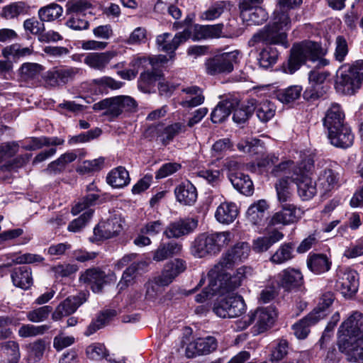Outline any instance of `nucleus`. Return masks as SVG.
<instances>
[{
    "label": "nucleus",
    "instance_id": "nucleus-39",
    "mask_svg": "<svg viewBox=\"0 0 363 363\" xmlns=\"http://www.w3.org/2000/svg\"><path fill=\"white\" fill-rule=\"evenodd\" d=\"M321 316L323 315L315 316V313H310L308 315L295 323L293 325V330L296 337L298 339L306 338L310 332V327L318 323Z\"/></svg>",
    "mask_w": 363,
    "mask_h": 363
},
{
    "label": "nucleus",
    "instance_id": "nucleus-8",
    "mask_svg": "<svg viewBox=\"0 0 363 363\" xmlns=\"http://www.w3.org/2000/svg\"><path fill=\"white\" fill-rule=\"evenodd\" d=\"M320 169L318 172V183L324 193L337 189L342 182L340 166L334 161L322 160L318 163Z\"/></svg>",
    "mask_w": 363,
    "mask_h": 363
},
{
    "label": "nucleus",
    "instance_id": "nucleus-37",
    "mask_svg": "<svg viewBox=\"0 0 363 363\" xmlns=\"http://www.w3.org/2000/svg\"><path fill=\"white\" fill-rule=\"evenodd\" d=\"M86 354L92 360H101L105 358L111 363H125V357L116 360L109 357L104 345L101 343L95 342L89 345L86 349Z\"/></svg>",
    "mask_w": 363,
    "mask_h": 363
},
{
    "label": "nucleus",
    "instance_id": "nucleus-63",
    "mask_svg": "<svg viewBox=\"0 0 363 363\" xmlns=\"http://www.w3.org/2000/svg\"><path fill=\"white\" fill-rule=\"evenodd\" d=\"M238 149L244 153H248L255 156L263 152V146L260 145L259 140H253L251 142L242 140L237 145Z\"/></svg>",
    "mask_w": 363,
    "mask_h": 363
},
{
    "label": "nucleus",
    "instance_id": "nucleus-34",
    "mask_svg": "<svg viewBox=\"0 0 363 363\" xmlns=\"http://www.w3.org/2000/svg\"><path fill=\"white\" fill-rule=\"evenodd\" d=\"M186 130V125L181 122L174 123L164 128L162 126L157 128L158 137L164 145L169 144L177 135L185 133Z\"/></svg>",
    "mask_w": 363,
    "mask_h": 363
},
{
    "label": "nucleus",
    "instance_id": "nucleus-45",
    "mask_svg": "<svg viewBox=\"0 0 363 363\" xmlns=\"http://www.w3.org/2000/svg\"><path fill=\"white\" fill-rule=\"evenodd\" d=\"M152 69V71L147 70L141 73L138 80V88L145 93L150 92V87L163 76L161 70Z\"/></svg>",
    "mask_w": 363,
    "mask_h": 363
},
{
    "label": "nucleus",
    "instance_id": "nucleus-35",
    "mask_svg": "<svg viewBox=\"0 0 363 363\" xmlns=\"http://www.w3.org/2000/svg\"><path fill=\"white\" fill-rule=\"evenodd\" d=\"M106 182L113 188L121 189L130 183V178L125 168L119 166L108 172Z\"/></svg>",
    "mask_w": 363,
    "mask_h": 363
},
{
    "label": "nucleus",
    "instance_id": "nucleus-3",
    "mask_svg": "<svg viewBox=\"0 0 363 363\" xmlns=\"http://www.w3.org/2000/svg\"><path fill=\"white\" fill-rule=\"evenodd\" d=\"M325 51L320 45L312 41L295 44L291 50L287 69L285 72L294 74L306 60L317 62L316 67L321 68L329 65V60L324 58Z\"/></svg>",
    "mask_w": 363,
    "mask_h": 363
},
{
    "label": "nucleus",
    "instance_id": "nucleus-40",
    "mask_svg": "<svg viewBox=\"0 0 363 363\" xmlns=\"http://www.w3.org/2000/svg\"><path fill=\"white\" fill-rule=\"evenodd\" d=\"M63 8L57 3H50L39 9L38 16L41 22H53L63 14Z\"/></svg>",
    "mask_w": 363,
    "mask_h": 363
},
{
    "label": "nucleus",
    "instance_id": "nucleus-17",
    "mask_svg": "<svg viewBox=\"0 0 363 363\" xmlns=\"http://www.w3.org/2000/svg\"><path fill=\"white\" fill-rule=\"evenodd\" d=\"M281 210L275 213L270 220L271 225H288L296 222L303 215L300 208L291 203L281 204Z\"/></svg>",
    "mask_w": 363,
    "mask_h": 363
},
{
    "label": "nucleus",
    "instance_id": "nucleus-25",
    "mask_svg": "<svg viewBox=\"0 0 363 363\" xmlns=\"http://www.w3.org/2000/svg\"><path fill=\"white\" fill-rule=\"evenodd\" d=\"M329 75L330 73L327 72H319L316 69L311 70L308 74V81L311 86L304 91V97L310 99L319 98L320 93L318 91V87Z\"/></svg>",
    "mask_w": 363,
    "mask_h": 363
},
{
    "label": "nucleus",
    "instance_id": "nucleus-52",
    "mask_svg": "<svg viewBox=\"0 0 363 363\" xmlns=\"http://www.w3.org/2000/svg\"><path fill=\"white\" fill-rule=\"evenodd\" d=\"M299 167V162L295 164L291 160H286L274 166L271 174L274 177H281L286 178L291 182V176L294 174V169Z\"/></svg>",
    "mask_w": 363,
    "mask_h": 363
},
{
    "label": "nucleus",
    "instance_id": "nucleus-33",
    "mask_svg": "<svg viewBox=\"0 0 363 363\" xmlns=\"http://www.w3.org/2000/svg\"><path fill=\"white\" fill-rule=\"evenodd\" d=\"M13 284L23 289H28L33 285L31 269L27 266L15 268L11 273Z\"/></svg>",
    "mask_w": 363,
    "mask_h": 363
},
{
    "label": "nucleus",
    "instance_id": "nucleus-54",
    "mask_svg": "<svg viewBox=\"0 0 363 363\" xmlns=\"http://www.w3.org/2000/svg\"><path fill=\"white\" fill-rule=\"evenodd\" d=\"M294 245L291 243L281 245L270 260L274 264H283L293 257Z\"/></svg>",
    "mask_w": 363,
    "mask_h": 363
},
{
    "label": "nucleus",
    "instance_id": "nucleus-46",
    "mask_svg": "<svg viewBox=\"0 0 363 363\" xmlns=\"http://www.w3.org/2000/svg\"><path fill=\"white\" fill-rule=\"evenodd\" d=\"M182 250V245L170 242L167 244H161L155 250L153 259L157 262L163 261L170 257L179 254Z\"/></svg>",
    "mask_w": 363,
    "mask_h": 363
},
{
    "label": "nucleus",
    "instance_id": "nucleus-51",
    "mask_svg": "<svg viewBox=\"0 0 363 363\" xmlns=\"http://www.w3.org/2000/svg\"><path fill=\"white\" fill-rule=\"evenodd\" d=\"M267 13L262 7H257L251 11H245L241 16L243 21L247 22V25L262 24L267 19Z\"/></svg>",
    "mask_w": 363,
    "mask_h": 363
},
{
    "label": "nucleus",
    "instance_id": "nucleus-62",
    "mask_svg": "<svg viewBox=\"0 0 363 363\" xmlns=\"http://www.w3.org/2000/svg\"><path fill=\"white\" fill-rule=\"evenodd\" d=\"M52 311L51 306H44L28 312L26 317L30 322L40 323L45 320Z\"/></svg>",
    "mask_w": 363,
    "mask_h": 363
},
{
    "label": "nucleus",
    "instance_id": "nucleus-43",
    "mask_svg": "<svg viewBox=\"0 0 363 363\" xmlns=\"http://www.w3.org/2000/svg\"><path fill=\"white\" fill-rule=\"evenodd\" d=\"M0 352L3 354L4 363H18L21 353L18 343L9 340L0 343Z\"/></svg>",
    "mask_w": 363,
    "mask_h": 363
},
{
    "label": "nucleus",
    "instance_id": "nucleus-55",
    "mask_svg": "<svg viewBox=\"0 0 363 363\" xmlns=\"http://www.w3.org/2000/svg\"><path fill=\"white\" fill-rule=\"evenodd\" d=\"M255 110V106L254 101H248L247 105L241 106L238 108H235L233 109V120L238 124L244 123L250 118Z\"/></svg>",
    "mask_w": 363,
    "mask_h": 363
},
{
    "label": "nucleus",
    "instance_id": "nucleus-11",
    "mask_svg": "<svg viewBox=\"0 0 363 363\" xmlns=\"http://www.w3.org/2000/svg\"><path fill=\"white\" fill-rule=\"evenodd\" d=\"M359 279L357 271L350 268H339L337 270L335 288L345 297H351L358 290Z\"/></svg>",
    "mask_w": 363,
    "mask_h": 363
},
{
    "label": "nucleus",
    "instance_id": "nucleus-53",
    "mask_svg": "<svg viewBox=\"0 0 363 363\" xmlns=\"http://www.w3.org/2000/svg\"><path fill=\"white\" fill-rule=\"evenodd\" d=\"M255 108L257 118L264 123L271 120L276 111L274 104L268 100L261 101Z\"/></svg>",
    "mask_w": 363,
    "mask_h": 363
},
{
    "label": "nucleus",
    "instance_id": "nucleus-49",
    "mask_svg": "<svg viewBox=\"0 0 363 363\" xmlns=\"http://www.w3.org/2000/svg\"><path fill=\"white\" fill-rule=\"evenodd\" d=\"M65 140L58 137H40L31 138L30 143L26 147V150H35L45 146L62 145Z\"/></svg>",
    "mask_w": 363,
    "mask_h": 363
},
{
    "label": "nucleus",
    "instance_id": "nucleus-60",
    "mask_svg": "<svg viewBox=\"0 0 363 363\" xmlns=\"http://www.w3.org/2000/svg\"><path fill=\"white\" fill-rule=\"evenodd\" d=\"M50 329L48 325H33L31 324L23 325L18 329V335L21 337H30L44 334Z\"/></svg>",
    "mask_w": 363,
    "mask_h": 363
},
{
    "label": "nucleus",
    "instance_id": "nucleus-19",
    "mask_svg": "<svg viewBox=\"0 0 363 363\" xmlns=\"http://www.w3.org/2000/svg\"><path fill=\"white\" fill-rule=\"evenodd\" d=\"M185 269V262L179 259H176L164 266L161 274L155 278V282L158 286H168L173 281L176 277Z\"/></svg>",
    "mask_w": 363,
    "mask_h": 363
},
{
    "label": "nucleus",
    "instance_id": "nucleus-2",
    "mask_svg": "<svg viewBox=\"0 0 363 363\" xmlns=\"http://www.w3.org/2000/svg\"><path fill=\"white\" fill-rule=\"evenodd\" d=\"M272 24L267 25L255 33L250 40L252 45L255 43H265L267 45H278L284 48L289 47L286 31L291 24L289 16L286 12L274 13Z\"/></svg>",
    "mask_w": 363,
    "mask_h": 363
},
{
    "label": "nucleus",
    "instance_id": "nucleus-12",
    "mask_svg": "<svg viewBox=\"0 0 363 363\" xmlns=\"http://www.w3.org/2000/svg\"><path fill=\"white\" fill-rule=\"evenodd\" d=\"M79 72L77 67H55L45 74L43 80L47 87L60 86L73 80Z\"/></svg>",
    "mask_w": 363,
    "mask_h": 363
},
{
    "label": "nucleus",
    "instance_id": "nucleus-28",
    "mask_svg": "<svg viewBox=\"0 0 363 363\" xmlns=\"http://www.w3.org/2000/svg\"><path fill=\"white\" fill-rule=\"evenodd\" d=\"M345 114L337 104H333L328 109L325 116L323 119V125L328 129V133L333 130L342 125H345Z\"/></svg>",
    "mask_w": 363,
    "mask_h": 363
},
{
    "label": "nucleus",
    "instance_id": "nucleus-61",
    "mask_svg": "<svg viewBox=\"0 0 363 363\" xmlns=\"http://www.w3.org/2000/svg\"><path fill=\"white\" fill-rule=\"evenodd\" d=\"M334 301L333 294L331 292H327L321 296L320 298V301L316 308L313 309V311L311 313H315L316 315H321L320 317V320L324 318L327 315V310L331 306Z\"/></svg>",
    "mask_w": 363,
    "mask_h": 363
},
{
    "label": "nucleus",
    "instance_id": "nucleus-41",
    "mask_svg": "<svg viewBox=\"0 0 363 363\" xmlns=\"http://www.w3.org/2000/svg\"><path fill=\"white\" fill-rule=\"evenodd\" d=\"M94 111L105 110L104 114L112 118H117L121 114L117 96L103 99L93 105Z\"/></svg>",
    "mask_w": 363,
    "mask_h": 363
},
{
    "label": "nucleus",
    "instance_id": "nucleus-30",
    "mask_svg": "<svg viewBox=\"0 0 363 363\" xmlns=\"http://www.w3.org/2000/svg\"><path fill=\"white\" fill-rule=\"evenodd\" d=\"M238 208L233 202H223L218 207L215 213V218L222 224L232 223L238 215Z\"/></svg>",
    "mask_w": 363,
    "mask_h": 363
},
{
    "label": "nucleus",
    "instance_id": "nucleus-27",
    "mask_svg": "<svg viewBox=\"0 0 363 363\" xmlns=\"http://www.w3.org/2000/svg\"><path fill=\"white\" fill-rule=\"evenodd\" d=\"M116 56L115 51L91 52L86 55L84 62L92 69L102 71Z\"/></svg>",
    "mask_w": 363,
    "mask_h": 363
},
{
    "label": "nucleus",
    "instance_id": "nucleus-10",
    "mask_svg": "<svg viewBox=\"0 0 363 363\" xmlns=\"http://www.w3.org/2000/svg\"><path fill=\"white\" fill-rule=\"evenodd\" d=\"M240 51L238 50L217 55L206 62L208 74H227L233 71L235 65L239 62Z\"/></svg>",
    "mask_w": 363,
    "mask_h": 363
},
{
    "label": "nucleus",
    "instance_id": "nucleus-26",
    "mask_svg": "<svg viewBox=\"0 0 363 363\" xmlns=\"http://www.w3.org/2000/svg\"><path fill=\"white\" fill-rule=\"evenodd\" d=\"M106 274L99 269L93 268L86 270L80 276V281L90 285L94 293H100L102 291L105 281Z\"/></svg>",
    "mask_w": 363,
    "mask_h": 363
},
{
    "label": "nucleus",
    "instance_id": "nucleus-23",
    "mask_svg": "<svg viewBox=\"0 0 363 363\" xmlns=\"http://www.w3.org/2000/svg\"><path fill=\"white\" fill-rule=\"evenodd\" d=\"M278 284L284 290H292L302 285L303 275L298 269L287 268L278 274Z\"/></svg>",
    "mask_w": 363,
    "mask_h": 363
},
{
    "label": "nucleus",
    "instance_id": "nucleus-64",
    "mask_svg": "<svg viewBox=\"0 0 363 363\" xmlns=\"http://www.w3.org/2000/svg\"><path fill=\"white\" fill-rule=\"evenodd\" d=\"M227 1H218L213 4L202 14V18L207 21H213L218 18L224 11Z\"/></svg>",
    "mask_w": 363,
    "mask_h": 363
},
{
    "label": "nucleus",
    "instance_id": "nucleus-57",
    "mask_svg": "<svg viewBox=\"0 0 363 363\" xmlns=\"http://www.w3.org/2000/svg\"><path fill=\"white\" fill-rule=\"evenodd\" d=\"M116 315V311L113 310H108L99 315L97 319L92 322L87 328L84 333L86 336H90L94 334L98 330L104 327L108 320Z\"/></svg>",
    "mask_w": 363,
    "mask_h": 363
},
{
    "label": "nucleus",
    "instance_id": "nucleus-6",
    "mask_svg": "<svg viewBox=\"0 0 363 363\" xmlns=\"http://www.w3.org/2000/svg\"><path fill=\"white\" fill-rule=\"evenodd\" d=\"M313 163L311 155H305L291 176V182L296 184L298 194L303 201L311 199L317 193L316 183L308 175Z\"/></svg>",
    "mask_w": 363,
    "mask_h": 363
},
{
    "label": "nucleus",
    "instance_id": "nucleus-58",
    "mask_svg": "<svg viewBox=\"0 0 363 363\" xmlns=\"http://www.w3.org/2000/svg\"><path fill=\"white\" fill-rule=\"evenodd\" d=\"M233 147V144L229 138H222L218 140L213 143L211 149V155L212 158L220 160L223 158L228 150Z\"/></svg>",
    "mask_w": 363,
    "mask_h": 363
},
{
    "label": "nucleus",
    "instance_id": "nucleus-38",
    "mask_svg": "<svg viewBox=\"0 0 363 363\" xmlns=\"http://www.w3.org/2000/svg\"><path fill=\"white\" fill-rule=\"evenodd\" d=\"M363 342H350L342 340L339 350L345 353L348 361L356 363H363V347L360 345Z\"/></svg>",
    "mask_w": 363,
    "mask_h": 363
},
{
    "label": "nucleus",
    "instance_id": "nucleus-59",
    "mask_svg": "<svg viewBox=\"0 0 363 363\" xmlns=\"http://www.w3.org/2000/svg\"><path fill=\"white\" fill-rule=\"evenodd\" d=\"M42 69L43 67L37 63H24L20 68L21 77L25 81L35 79L39 76Z\"/></svg>",
    "mask_w": 363,
    "mask_h": 363
},
{
    "label": "nucleus",
    "instance_id": "nucleus-42",
    "mask_svg": "<svg viewBox=\"0 0 363 363\" xmlns=\"http://www.w3.org/2000/svg\"><path fill=\"white\" fill-rule=\"evenodd\" d=\"M30 9V6L24 1H15L2 9L1 16L6 20L13 19L28 14Z\"/></svg>",
    "mask_w": 363,
    "mask_h": 363
},
{
    "label": "nucleus",
    "instance_id": "nucleus-16",
    "mask_svg": "<svg viewBox=\"0 0 363 363\" xmlns=\"http://www.w3.org/2000/svg\"><path fill=\"white\" fill-rule=\"evenodd\" d=\"M252 323L257 334L262 333L269 330L274 323L277 318V312L274 308H258L254 312H250Z\"/></svg>",
    "mask_w": 363,
    "mask_h": 363
},
{
    "label": "nucleus",
    "instance_id": "nucleus-15",
    "mask_svg": "<svg viewBox=\"0 0 363 363\" xmlns=\"http://www.w3.org/2000/svg\"><path fill=\"white\" fill-rule=\"evenodd\" d=\"M191 36V32L185 29L176 33L171 39V34L164 33L157 37L156 43L160 50L170 54V58L174 57V53L179 46L185 43Z\"/></svg>",
    "mask_w": 363,
    "mask_h": 363
},
{
    "label": "nucleus",
    "instance_id": "nucleus-1",
    "mask_svg": "<svg viewBox=\"0 0 363 363\" xmlns=\"http://www.w3.org/2000/svg\"><path fill=\"white\" fill-rule=\"evenodd\" d=\"M250 252V247L248 243L242 242L235 244L223 255L219 262L208 272L211 279L210 284L213 291L220 290V288L235 290L241 285L245 277L247 268H239L233 275L227 273L226 269L246 259Z\"/></svg>",
    "mask_w": 363,
    "mask_h": 363
},
{
    "label": "nucleus",
    "instance_id": "nucleus-56",
    "mask_svg": "<svg viewBox=\"0 0 363 363\" xmlns=\"http://www.w3.org/2000/svg\"><path fill=\"white\" fill-rule=\"evenodd\" d=\"M302 88L300 86H291L285 89L280 90L277 94L279 101L283 104H289L298 99L301 94Z\"/></svg>",
    "mask_w": 363,
    "mask_h": 363
},
{
    "label": "nucleus",
    "instance_id": "nucleus-48",
    "mask_svg": "<svg viewBox=\"0 0 363 363\" xmlns=\"http://www.w3.org/2000/svg\"><path fill=\"white\" fill-rule=\"evenodd\" d=\"M290 182L286 178L281 177L275 184L277 199L280 204L291 203L293 194L290 189Z\"/></svg>",
    "mask_w": 363,
    "mask_h": 363
},
{
    "label": "nucleus",
    "instance_id": "nucleus-36",
    "mask_svg": "<svg viewBox=\"0 0 363 363\" xmlns=\"http://www.w3.org/2000/svg\"><path fill=\"white\" fill-rule=\"evenodd\" d=\"M223 24L199 26L194 27L193 38L200 40L208 38H217L222 35Z\"/></svg>",
    "mask_w": 363,
    "mask_h": 363
},
{
    "label": "nucleus",
    "instance_id": "nucleus-22",
    "mask_svg": "<svg viewBox=\"0 0 363 363\" xmlns=\"http://www.w3.org/2000/svg\"><path fill=\"white\" fill-rule=\"evenodd\" d=\"M328 138L332 145L341 148H347L353 144L354 134L352 133L351 128L347 124L342 125V126L328 133Z\"/></svg>",
    "mask_w": 363,
    "mask_h": 363
},
{
    "label": "nucleus",
    "instance_id": "nucleus-4",
    "mask_svg": "<svg viewBox=\"0 0 363 363\" xmlns=\"http://www.w3.org/2000/svg\"><path fill=\"white\" fill-rule=\"evenodd\" d=\"M362 82L363 60H357L340 67L336 73L335 89L339 94L350 96L360 89Z\"/></svg>",
    "mask_w": 363,
    "mask_h": 363
},
{
    "label": "nucleus",
    "instance_id": "nucleus-44",
    "mask_svg": "<svg viewBox=\"0 0 363 363\" xmlns=\"http://www.w3.org/2000/svg\"><path fill=\"white\" fill-rule=\"evenodd\" d=\"M307 265L311 272L320 274L330 269L331 262L326 255L318 254L311 255L308 259Z\"/></svg>",
    "mask_w": 363,
    "mask_h": 363
},
{
    "label": "nucleus",
    "instance_id": "nucleus-24",
    "mask_svg": "<svg viewBox=\"0 0 363 363\" xmlns=\"http://www.w3.org/2000/svg\"><path fill=\"white\" fill-rule=\"evenodd\" d=\"M182 92L185 96H181L179 104L183 108H191L202 104L204 101L203 91L197 86L183 88Z\"/></svg>",
    "mask_w": 363,
    "mask_h": 363
},
{
    "label": "nucleus",
    "instance_id": "nucleus-18",
    "mask_svg": "<svg viewBox=\"0 0 363 363\" xmlns=\"http://www.w3.org/2000/svg\"><path fill=\"white\" fill-rule=\"evenodd\" d=\"M216 347L217 341L215 337H199L187 345L186 355L189 358H192L197 355L206 354L216 350Z\"/></svg>",
    "mask_w": 363,
    "mask_h": 363
},
{
    "label": "nucleus",
    "instance_id": "nucleus-20",
    "mask_svg": "<svg viewBox=\"0 0 363 363\" xmlns=\"http://www.w3.org/2000/svg\"><path fill=\"white\" fill-rule=\"evenodd\" d=\"M197 227V220L185 218L170 223L164 231L167 238H178L188 235Z\"/></svg>",
    "mask_w": 363,
    "mask_h": 363
},
{
    "label": "nucleus",
    "instance_id": "nucleus-50",
    "mask_svg": "<svg viewBox=\"0 0 363 363\" xmlns=\"http://www.w3.org/2000/svg\"><path fill=\"white\" fill-rule=\"evenodd\" d=\"M67 15L84 16L86 11L92 8L88 0H68L65 5Z\"/></svg>",
    "mask_w": 363,
    "mask_h": 363
},
{
    "label": "nucleus",
    "instance_id": "nucleus-9",
    "mask_svg": "<svg viewBox=\"0 0 363 363\" xmlns=\"http://www.w3.org/2000/svg\"><path fill=\"white\" fill-rule=\"evenodd\" d=\"M213 311L222 318L239 317L246 311V304L241 296L230 295L218 299L213 304Z\"/></svg>",
    "mask_w": 363,
    "mask_h": 363
},
{
    "label": "nucleus",
    "instance_id": "nucleus-29",
    "mask_svg": "<svg viewBox=\"0 0 363 363\" xmlns=\"http://www.w3.org/2000/svg\"><path fill=\"white\" fill-rule=\"evenodd\" d=\"M177 201L184 205L191 206L197 199V190L189 181L182 182L174 189Z\"/></svg>",
    "mask_w": 363,
    "mask_h": 363
},
{
    "label": "nucleus",
    "instance_id": "nucleus-47",
    "mask_svg": "<svg viewBox=\"0 0 363 363\" xmlns=\"http://www.w3.org/2000/svg\"><path fill=\"white\" fill-rule=\"evenodd\" d=\"M279 56L277 50L270 45L263 48L258 57V62L260 67L268 69L276 64Z\"/></svg>",
    "mask_w": 363,
    "mask_h": 363
},
{
    "label": "nucleus",
    "instance_id": "nucleus-32",
    "mask_svg": "<svg viewBox=\"0 0 363 363\" xmlns=\"http://www.w3.org/2000/svg\"><path fill=\"white\" fill-rule=\"evenodd\" d=\"M238 106L237 99H225L220 101L211 113V121L214 123L223 122L233 111L235 107Z\"/></svg>",
    "mask_w": 363,
    "mask_h": 363
},
{
    "label": "nucleus",
    "instance_id": "nucleus-7",
    "mask_svg": "<svg viewBox=\"0 0 363 363\" xmlns=\"http://www.w3.org/2000/svg\"><path fill=\"white\" fill-rule=\"evenodd\" d=\"M338 347L342 340L348 343L363 342V313L353 311L340 325L338 330Z\"/></svg>",
    "mask_w": 363,
    "mask_h": 363
},
{
    "label": "nucleus",
    "instance_id": "nucleus-31",
    "mask_svg": "<svg viewBox=\"0 0 363 363\" xmlns=\"http://www.w3.org/2000/svg\"><path fill=\"white\" fill-rule=\"evenodd\" d=\"M228 177L234 188L240 193L247 196L253 193V183L248 175L235 172L229 173Z\"/></svg>",
    "mask_w": 363,
    "mask_h": 363
},
{
    "label": "nucleus",
    "instance_id": "nucleus-21",
    "mask_svg": "<svg viewBox=\"0 0 363 363\" xmlns=\"http://www.w3.org/2000/svg\"><path fill=\"white\" fill-rule=\"evenodd\" d=\"M269 205L266 200L260 199L251 204L247 212V220L252 225L262 226L267 218Z\"/></svg>",
    "mask_w": 363,
    "mask_h": 363
},
{
    "label": "nucleus",
    "instance_id": "nucleus-5",
    "mask_svg": "<svg viewBox=\"0 0 363 363\" xmlns=\"http://www.w3.org/2000/svg\"><path fill=\"white\" fill-rule=\"evenodd\" d=\"M233 238L234 235L230 231L202 233L198 235L192 243V254L199 258L207 255L216 254L228 245Z\"/></svg>",
    "mask_w": 363,
    "mask_h": 363
},
{
    "label": "nucleus",
    "instance_id": "nucleus-13",
    "mask_svg": "<svg viewBox=\"0 0 363 363\" xmlns=\"http://www.w3.org/2000/svg\"><path fill=\"white\" fill-rule=\"evenodd\" d=\"M123 230L121 217L113 215L108 219L100 222L94 229L92 241H101L117 236Z\"/></svg>",
    "mask_w": 363,
    "mask_h": 363
},
{
    "label": "nucleus",
    "instance_id": "nucleus-14",
    "mask_svg": "<svg viewBox=\"0 0 363 363\" xmlns=\"http://www.w3.org/2000/svg\"><path fill=\"white\" fill-rule=\"evenodd\" d=\"M88 296V291H81L76 296H68L56 307L52 313V319L54 321H57L64 316L74 313L81 305L86 301Z\"/></svg>",
    "mask_w": 363,
    "mask_h": 363
}]
</instances>
